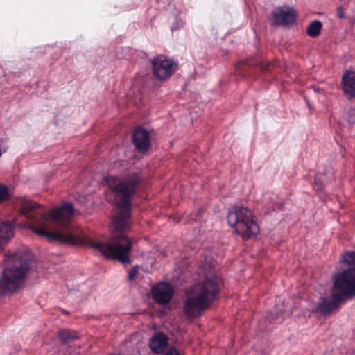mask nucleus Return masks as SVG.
<instances>
[{"label":"nucleus","instance_id":"1","mask_svg":"<svg viewBox=\"0 0 355 355\" xmlns=\"http://www.w3.org/2000/svg\"><path fill=\"white\" fill-rule=\"evenodd\" d=\"M39 206L33 201L24 200L20 207L21 214L34 221L35 224L31 225L30 229L36 234L46 237L50 242L87 247L123 264L131 263L130 253L132 251V241L123 233L114 234L112 243L94 240L79 233L71 223L70 219L74 213L72 204L64 203L50 210L49 215L37 212L36 216L31 214Z\"/></svg>","mask_w":355,"mask_h":355},{"label":"nucleus","instance_id":"2","mask_svg":"<svg viewBox=\"0 0 355 355\" xmlns=\"http://www.w3.org/2000/svg\"><path fill=\"white\" fill-rule=\"evenodd\" d=\"M142 178L138 173H132L123 176H107L105 182L114 195L113 204L121 210L114 220V230H124L128 225L131 216L132 199L137 193L141 184Z\"/></svg>","mask_w":355,"mask_h":355},{"label":"nucleus","instance_id":"3","mask_svg":"<svg viewBox=\"0 0 355 355\" xmlns=\"http://www.w3.org/2000/svg\"><path fill=\"white\" fill-rule=\"evenodd\" d=\"M220 292L219 282L215 278H206L193 284L185 293L182 312L187 319L200 317L209 309Z\"/></svg>","mask_w":355,"mask_h":355},{"label":"nucleus","instance_id":"4","mask_svg":"<svg viewBox=\"0 0 355 355\" xmlns=\"http://www.w3.org/2000/svg\"><path fill=\"white\" fill-rule=\"evenodd\" d=\"M8 264L3 270L0 278V295H10L23 288L28 271L34 263L31 254L22 251L12 255L6 252Z\"/></svg>","mask_w":355,"mask_h":355},{"label":"nucleus","instance_id":"5","mask_svg":"<svg viewBox=\"0 0 355 355\" xmlns=\"http://www.w3.org/2000/svg\"><path fill=\"white\" fill-rule=\"evenodd\" d=\"M227 218L230 226L234 227L236 232L244 239L255 236L259 232V227L253 219L252 211L248 207H230Z\"/></svg>","mask_w":355,"mask_h":355},{"label":"nucleus","instance_id":"6","mask_svg":"<svg viewBox=\"0 0 355 355\" xmlns=\"http://www.w3.org/2000/svg\"><path fill=\"white\" fill-rule=\"evenodd\" d=\"M334 288L343 299L355 297V268L342 271L334 275Z\"/></svg>","mask_w":355,"mask_h":355},{"label":"nucleus","instance_id":"7","mask_svg":"<svg viewBox=\"0 0 355 355\" xmlns=\"http://www.w3.org/2000/svg\"><path fill=\"white\" fill-rule=\"evenodd\" d=\"M153 75L160 80H166L178 70V64L160 55L151 60Z\"/></svg>","mask_w":355,"mask_h":355},{"label":"nucleus","instance_id":"8","mask_svg":"<svg viewBox=\"0 0 355 355\" xmlns=\"http://www.w3.org/2000/svg\"><path fill=\"white\" fill-rule=\"evenodd\" d=\"M153 300L159 304H166L172 299L174 291L171 284L162 282L155 285L151 289Z\"/></svg>","mask_w":355,"mask_h":355},{"label":"nucleus","instance_id":"9","mask_svg":"<svg viewBox=\"0 0 355 355\" xmlns=\"http://www.w3.org/2000/svg\"><path fill=\"white\" fill-rule=\"evenodd\" d=\"M331 296V300L327 297L322 299V302L317 305L315 312L328 315L338 309L340 304L345 301V299H343L341 295H338L337 293H332Z\"/></svg>","mask_w":355,"mask_h":355},{"label":"nucleus","instance_id":"10","mask_svg":"<svg viewBox=\"0 0 355 355\" xmlns=\"http://www.w3.org/2000/svg\"><path fill=\"white\" fill-rule=\"evenodd\" d=\"M132 141L138 151L146 153L150 146L149 132L142 127L136 128L132 134Z\"/></svg>","mask_w":355,"mask_h":355},{"label":"nucleus","instance_id":"11","mask_svg":"<svg viewBox=\"0 0 355 355\" xmlns=\"http://www.w3.org/2000/svg\"><path fill=\"white\" fill-rule=\"evenodd\" d=\"M275 22L277 25L292 24L295 21V11L293 8L283 6L277 8L273 10Z\"/></svg>","mask_w":355,"mask_h":355},{"label":"nucleus","instance_id":"12","mask_svg":"<svg viewBox=\"0 0 355 355\" xmlns=\"http://www.w3.org/2000/svg\"><path fill=\"white\" fill-rule=\"evenodd\" d=\"M342 89L348 98H355V71L347 70L342 76Z\"/></svg>","mask_w":355,"mask_h":355},{"label":"nucleus","instance_id":"13","mask_svg":"<svg viewBox=\"0 0 355 355\" xmlns=\"http://www.w3.org/2000/svg\"><path fill=\"white\" fill-rule=\"evenodd\" d=\"M168 344V338L162 332L155 334L150 340L149 347L150 349L157 353H162Z\"/></svg>","mask_w":355,"mask_h":355},{"label":"nucleus","instance_id":"14","mask_svg":"<svg viewBox=\"0 0 355 355\" xmlns=\"http://www.w3.org/2000/svg\"><path fill=\"white\" fill-rule=\"evenodd\" d=\"M14 236V227L12 223L6 221L0 223V250Z\"/></svg>","mask_w":355,"mask_h":355},{"label":"nucleus","instance_id":"15","mask_svg":"<svg viewBox=\"0 0 355 355\" xmlns=\"http://www.w3.org/2000/svg\"><path fill=\"white\" fill-rule=\"evenodd\" d=\"M58 336L62 343H67L79 338L78 332L69 329H62L58 331Z\"/></svg>","mask_w":355,"mask_h":355},{"label":"nucleus","instance_id":"16","mask_svg":"<svg viewBox=\"0 0 355 355\" xmlns=\"http://www.w3.org/2000/svg\"><path fill=\"white\" fill-rule=\"evenodd\" d=\"M322 28V23L319 20H314L311 22L307 28H306V34L313 37H317L320 35Z\"/></svg>","mask_w":355,"mask_h":355},{"label":"nucleus","instance_id":"17","mask_svg":"<svg viewBox=\"0 0 355 355\" xmlns=\"http://www.w3.org/2000/svg\"><path fill=\"white\" fill-rule=\"evenodd\" d=\"M342 261L350 267L355 268V252H346L342 257Z\"/></svg>","mask_w":355,"mask_h":355},{"label":"nucleus","instance_id":"18","mask_svg":"<svg viewBox=\"0 0 355 355\" xmlns=\"http://www.w3.org/2000/svg\"><path fill=\"white\" fill-rule=\"evenodd\" d=\"M323 175L322 174H317L314 178L313 181V188L316 191H321L323 189L324 184H323Z\"/></svg>","mask_w":355,"mask_h":355},{"label":"nucleus","instance_id":"19","mask_svg":"<svg viewBox=\"0 0 355 355\" xmlns=\"http://www.w3.org/2000/svg\"><path fill=\"white\" fill-rule=\"evenodd\" d=\"M279 62L274 61V62H267V61H262L260 62L259 66L261 70L264 71H270L271 69H274L277 64H279Z\"/></svg>","mask_w":355,"mask_h":355},{"label":"nucleus","instance_id":"20","mask_svg":"<svg viewBox=\"0 0 355 355\" xmlns=\"http://www.w3.org/2000/svg\"><path fill=\"white\" fill-rule=\"evenodd\" d=\"M8 197V189L6 186L0 184V202L6 200Z\"/></svg>","mask_w":355,"mask_h":355},{"label":"nucleus","instance_id":"21","mask_svg":"<svg viewBox=\"0 0 355 355\" xmlns=\"http://www.w3.org/2000/svg\"><path fill=\"white\" fill-rule=\"evenodd\" d=\"M184 25V21L181 18H175L174 24L171 26V29L172 31L182 28Z\"/></svg>","mask_w":355,"mask_h":355},{"label":"nucleus","instance_id":"22","mask_svg":"<svg viewBox=\"0 0 355 355\" xmlns=\"http://www.w3.org/2000/svg\"><path fill=\"white\" fill-rule=\"evenodd\" d=\"M137 272H138V268H137V266L133 267L128 272V280L130 281V282L132 281L135 278V277L137 276Z\"/></svg>","mask_w":355,"mask_h":355},{"label":"nucleus","instance_id":"23","mask_svg":"<svg viewBox=\"0 0 355 355\" xmlns=\"http://www.w3.org/2000/svg\"><path fill=\"white\" fill-rule=\"evenodd\" d=\"M164 355H180V353L175 347H172L168 351H167Z\"/></svg>","mask_w":355,"mask_h":355},{"label":"nucleus","instance_id":"24","mask_svg":"<svg viewBox=\"0 0 355 355\" xmlns=\"http://www.w3.org/2000/svg\"><path fill=\"white\" fill-rule=\"evenodd\" d=\"M349 122L350 123H354L355 122V120H354V119H349Z\"/></svg>","mask_w":355,"mask_h":355},{"label":"nucleus","instance_id":"25","mask_svg":"<svg viewBox=\"0 0 355 355\" xmlns=\"http://www.w3.org/2000/svg\"><path fill=\"white\" fill-rule=\"evenodd\" d=\"M198 219H199V218H198L197 216H196V217H195V218H193V220H198Z\"/></svg>","mask_w":355,"mask_h":355}]
</instances>
